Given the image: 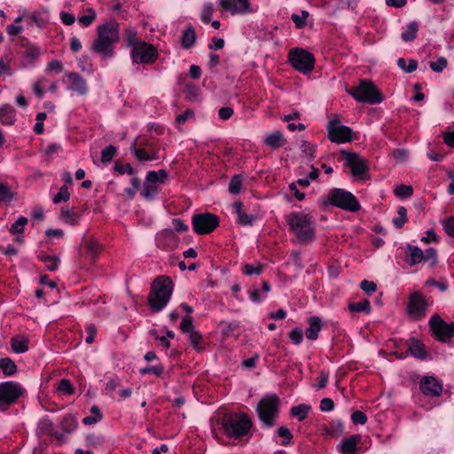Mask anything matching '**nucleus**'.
I'll list each match as a JSON object with an SVG mask.
<instances>
[{
	"label": "nucleus",
	"instance_id": "nucleus-55",
	"mask_svg": "<svg viewBox=\"0 0 454 454\" xmlns=\"http://www.w3.org/2000/svg\"><path fill=\"white\" fill-rule=\"evenodd\" d=\"M214 12L213 4L211 3H207L202 7V12L200 15V19L203 22L208 23L211 20L212 15Z\"/></svg>",
	"mask_w": 454,
	"mask_h": 454
},
{
	"label": "nucleus",
	"instance_id": "nucleus-62",
	"mask_svg": "<svg viewBox=\"0 0 454 454\" xmlns=\"http://www.w3.org/2000/svg\"><path fill=\"white\" fill-rule=\"evenodd\" d=\"M351 420L356 425H364L367 421V417L363 411H356L351 415Z\"/></svg>",
	"mask_w": 454,
	"mask_h": 454
},
{
	"label": "nucleus",
	"instance_id": "nucleus-9",
	"mask_svg": "<svg viewBox=\"0 0 454 454\" xmlns=\"http://www.w3.org/2000/svg\"><path fill=\"white\" fill-rule=\"evenodd\" d=\"M23 393L24 389L18 382L0 383V411H5L11 404L15 403Z\"/></svg>",
	"mask_w": 454,
	"mask_h": 454
},
{
	"label": "nucleus",
	"instance_id": "nucleus-59",
	"mask_svg": "<svg viewBox=\"0 0 454 454\" xmlns=\"http://www.w3.org/2000/svg\"><path fill=\"white\" fill-rule=\"evenodd\" d=\"M189 339L191 344L195 349L200 350L201 348L200 343L202 340V336L199 332L194 331L189 333Z\"/></svg>",
	"mask_w": 454,
	"mask_h": 454
},
{
	"label": "nucleus",
	"instance_id": "nucleus-28",
	"mask_svg": "<svg viewBox=\"0 0 454 454\" xmlns=\"http://www.w3.org/2000/svg\"><path fill=\"white\" fill-rule=\"evenodd\" d=\"M0 121L4 125H12L15 121V110L10 105L0 108Z\"/></svg>",
	"mask_w": 454,
	"mask_h": 454
},
{
	"label": "nucleus",
	"instance_id": "nucleus-3",
	"mask_svg": "<svg viewBox=\"0 0 454 454\" xmlns=\"http://www.w3.org/2000/svg\"><path fill=\"white\" fill-rule=\"evenodd\" d=\"M173 293L172 280L164 276L158 277L152 284L148 303L152 311L160 312L168 303Z\"/></svg>",
	"mask_w": 454,
	"mask_h": 454
},
{
	"label": "nucleus",
	"instance_id": "nucleus-45",
	"mask_svg": "<svg viewBox=\"0 0 454 454\" xmlns=\"http://www.w3.org/2000/svg\"><path fill=\"white\" fill-rule=\"evenodd\" d=\"M448 65L444 57H438L435 60L429 62V67L435 73L442 72Z\"/></svg>",
	"mask_w": 454,
	"mask_h": 454
},
{
	"label": "nucleus",
	"instance_id": "nucleus-2",
	"mask_svg": "<svg viewBox=\"0 0 454 454\" xmlns=\"http://www.w3.org/2000/svg\"><path fill=\"white\" fill-rule=\"evenodd\" d=\"M98 36L94 40L91 49L94 52L104 58L113 56V44L119 40V24L110 20L97 28Z\"/></svg>",
	"mask_w": 454,
	"mask_h": 454
},
{
	"label": "nucleus",
	"instance_id": "nucleus-1",
	"mask_svg": "<svg viewBox=\"0 0 454 454\" xmlns=\"http://www.w3.org/2000/svg\"><path fill=\"white\" fill-rule=\"evenodd\" d=\"M286 222L292 232L301 244H308L316 239L314 217L303 211L291 212L286 215Z\"/></svg>",
	"mask_w": 454,
	"mask_h": 454
},
{
	"label": "nucleus",
	"instance_id": "nucleus-13",
	"mask_svg": "<svg viewBox=\"0 0 454 454\" xmlns=\"http://www.w3.org/2000/svg\"><path fill=\"white\" fill-rule=\"evenodd\" d=\"M131 57L137 64H150L158 58L157 49L145 42H141L132 49Z\"/></svg>",
	"mask_w": 454,
	"mask_h": 454
},
{
	"label": "nucleus",
	"instance_id": "nucleus-10",
	"mask_svg": "<svg viewBox=\"0 0 454 454\" xmlns=\"http://www.w3.org/2000/svg\"><path fill=\"white\" fill-rule=\"evenodd\" d=\"M168 176L167 171L160 169L158 171H149L146 175L141 196L146 200H153L155 198L160 190V185L162 184Z\"/></svg>",
	"mask_w": 454,
	"mask_h": 454
},
{
	"label": "nucleus",
	"instance_id": "nucleus-60",
	"mask_svg": "<svg viewBox=\"0 0 454 454\" xmlns=\"http://www.w3.org/2000/svg\"><path fill=\"white\" fill-rule=\"evenodd\" d=\"M180 329L184 333H191L194 332L192 325V318L190 316H186L183 318L180 324Z\"/></svg>",
	"mask_w": 454,
	"mask_h": 454
},
{
	"label": "nucleus",
	"instance_id": "nucleus-36",
	"mask_svg": "<svg viewBox=\"0 0 454 454\" xmlns=\"http://www.w3.org/2000/svg\"><path fill=\"white\" fill-rule=\"evenodd\" d=\"M136 158L140 161L153 160L158 158L156 153H148L144 148H136L135 145L131 147Z\"/></svg>",
	"mask_w": 454,
	"mask_h": 454
},
{
	"label": "nucleus",
	"instance_id": "nucleus-51",
	"mask_svg": "<svg viewBox=\"0 0 454 454\" xmlns=\"http://www.w3.org/2000/svg\"><path fill=\"white\" fill-rule=\"evenodd\" d=\"M242 186V177L239 175L234 176L229 184V192L231 194H238Z\"/></svg>",
	"mask_w": 454,
	"mask_h": 454
},
{
	"label": "nucleus",
	"instance_id": "nucleus-8",
	"mask_svg": "<svg viewBox=\"0 0 454 454\" xmlns=\"http://www.w3.org/2000/svg\"><path fill=\"white\" fill-rule=\"evenodd\" d=\"M288 60L294 69L304 74H309L314 69L315 57L306 50L292 49L288 54Z\"/></svg>",
	"mask_w": 454,
	"mask_h": 454
},
{
	"label": "nucleus",
	"instance_id": "nucleus-16",
	"mask_svg": "<svg viewBox=\"0 0 454 454\" xmlns=\"http://www.w3.org/2000/svg\"><path fill=\"white\" fill-rule=\"evenodd\" d=\"M427 307V302L420 293L414 292L410 295L407 311L411 317L416 320L423 318L426 315Z\"/></svg>",
	"mask_w": 454,
	"mask_h": 454
},
{
	"label": "nucleus",
	"instance_id": "nucleus-37",
	"mask_svg": "<svg viewBox=\"0 0 454 454\" xmlns=\"http://www.w3.org/2000/svg\"><path fill=\"white\" fill-rule=\"evenodd\" d=\"M90 416H87L82 419L83 424L85 425H92L100 421L103 418L102 413L99 408L97 405H93L90 408Z\"/></svg>",
	"mask_w": 454,
	"mask_h": 454
},
{
	"label": "nucleus",
	"instance_id": "nucleus-20",
	"mask_svg": "<svg viewBox=\"0 0 454 454\" xmlns=\"http://www.w3.org/2000/svg\"><path fill=\"white\" fill-rule=\"evenodd\" d=\"M346 160L353 176H361L367 169L364 160L356 153H348Z\"/></svg>",
	"mask_w": 454,
	"mask_h": 454
},
{
	"label": "nucleus",
	"instance_id": "nucleus-31",
	"mask_svg": "<svg viewBox=\"0 0 454 454\" xmlns=\"http://www.w3.org/2000/svg\"><path fill=\"white\" fill-rule=\"evenodd\" d=\"M419 25L416 21H411L406 26L404 31L402 33L401 37L404 42H412L417 37Z\"/></svg>",
	"mask_w": 454,
	"mask_h": 454
},
{
	"label": "nucleus",
	"instance_id": "nucleus-49",
	"mask_svg": "<svg viewBox=\"0 0 454 454\" xmlns=\"http://www.w3.org/2000/svg\"><path fill=\"white\" fill-rule=\"evenodd\" d=\"M125 35L128 45L132 46V49L141 43L137 38V31L133 27L127 28Z\"/></svg>",
	"mask_w": 454,
	"mask_h": 454
},
{
	"label": "nucleus",
	"instance_id": "nucleus-12",
	"mask_svg": "<svg viewBox=\"0 0 454 454\" xmlns=\"http://www.w3.org/2000/svg\"><path fill=\"white\" fill-rule=\"evenodd\" d=\"M192 223L197 234H208L219 226V218L211 213L197 214L192 216Z\"/></svg>",
	"mask_w": 454,
	"mask_h": 454
},
{
	"label": "nucleus",
	"instance_id": "nucleus-38",
	"mask_svg": "<svg viewBox=\"0 0 454 454\" xmlns=\"http://www.w3.org/2000/svg\"><path fill=\"white\" fill-rule=\"evenodd\" d=\"M348 309L351 312H365L369 314L371 312V304L368 300H364L362 301L350 303Z\"/></svg>",
	"mask_w": 454,
	"mask_h": 454
},
{
	"label": "nucleus",
	"instance_id": "nucleus-61",
	"mask_svg": "<svg viewBox=\"0 0 454 454\" xmlns=\"http://www.w3.org/2000/svg\"><path fill=\"white\" fill-rule=\"evenodd\" d=\"M360 288L367 294H372L377 290V286L373 281L363 280L360 283Z\"/></svg>",
	"mask_w": 454,
	"mask_h": 454
},
{
	"label": "nucleus",
	"instance_id": "nucleus-4",
	"mask_svg": "<svg viewBox=\"0 0 454 454\" xmlns=\"http://www.w3.org/2000/svg\"><path fill=\"white\" fill-rule=\"evenodd\" d=\"M251 427L250 418L243 412L227 415L222 420L223 431L230 438H241L248 434Z\"/></svg>",
	"mask_w": 454,
	"mask_h": 454
},
{
	"label": "nucleus",
	"instance_id": "nucleus-46",
	"mask_svg": "<svg viewBox=\"0 0 454 454\" xmlns=\"http://www.w3.org/2000/svg\"><path fill=\"white\" fill-rule=\"evenodd\" d=\"M308 17L309 12L301 11V14H292L291 19L297 28H302L306 25V20Z\"/></svg>",
	"mask_w": 454,
	"mask_h": 454
},
{
	"label": "nucleus",
	"instance_id": "nucleus-44",
	"mask_svg": "<svg viewBox=\"0 0 454 454\" xmlns=\"http://www.w3.org/2000/svg\"><path fill=\"white\" fill-rule=\"evenodd\" d=\"M121 386V380L117 376L109 377L105 383V391L107 395H112L118 387Z\"/></svg>",
	"mask_w": 454,
	"mask_h": 454
},
{
	"label": "nucleus",
	"instance_id": "nucleus-53",
	"mask_svg": "<svg viewBox=\"0 0 454 454\" xmlns=\"http://www.w3.org/2000/svg\"><path fill=\"white\" fill-rule=\"evenodd\" d=\"M70 198V193L67 185L60 187L59 192L53 198V203L58 204L62 201H67Z\"/></svg>",
	"mask_w": 454,
	"mask_h": 454
},
{
	"label": "nucleus",
	"instance_id": "nucleus-57",
	"mask_svg": "<svg viewBox=\"0 0 454 454\" xmlns=\"http://www.w3.org/2000/svg\"><path fill=\"white\" fill-rule=\"evenodd\" d=\"M58 390L65 395H72L74 393V387L71 382L67 379H62L59 381Z\"/></svg>",
	"mask_w": 454,
	"mask_h": 454
},
{
	"label": "nucleus",
	"instance_id": "nucleus-21",
	"mask_svg": "<svg viewBox=\"0 0 454 454\" xmlns=\"http://www.w3.org/2000/svg\"><path fill=\"white\" fill-rule=\"evenodd\" d=\"M37 430L40 434H49L54 436L59 443H64L66 438L62 433H58L54 430V425L52 421L47 418L40 420Z\"/></svg>",
	"mask_w": 454,
	"mask_h": 454
},
{
	"label": "nucleus",
	"instance_id": "nucleus-24",
	"mask_svg": "<svg viewBox=\"0 0 454 454\" xmlns=\"http://www.w3.org/2000/svg\"><path fill=\"white\" fill-rule=\"evenodd\" d=\"M263 143L265 145L269 146L270 148L276 150V149H278V148L282 147L283 145H285L286 143V140L284 135L282 134V132L277 130V131L268 134L264 137Z\"/></svg>",
	"mask_w": 454,
	"mask_h": 454
},
{
	"label": "nucleus",
	"instance_id": "nucleus-11",
	"mask_svg": "<svg viewBox=\"0 0 454 454\" xmlns=\"http://www.w3.org/2000/svg\"><path fill=\"white\" fill-rule=\"evenodd\" d=\"M406 253L408 255L406 262L409 265H416L419 262H429L432 266H434L437 263V251L433 247L422 251L417 246L408 245Z\"/></svg>",
	"mask_w": 454,
	"mask_h": 454
},
{
	"label": "nucleus",
	"instance_id": "nucleus-63",
	"mask_svg": "<svg viewBox=\"0 0 454 454\" xmlns=\"http://www.w3.org/2000/svg\"><path fill=\"white\" fill-rule=\"evenodd\" d=\"M289 338L295 345H299L303 340V333L301 329L295 328L289 333Z\"/></svg>",
	"mask_w": 454,
	"mask_h": 454
},
{
	"label": "nucleus",
	"instance_id": "nucleus-48",
	"mask_svg": "<svg viewBox=\"0 0 454 454\" xmlns=\"http://www.w3.org/2000/svg\"><path fill=\"white\" fill-rule=\"evenodd\" d=\"M397 66L404 70L406 73H412L413 71H415L418 67V63L416 60L414 59H410L409 60V64L407 66L406 64V60L403 58H399L397 59Z\"/></svg>",
	"mask_w": 454,
	"mask_h": 454
},
{
	"label": "nucleus",
	"instance_id": "nucleus-47",
	"mask_svg": "<svg viewBox=\"0 0 454 454\" xmlns=\"http://www.w3.org/2000/svg\"><path fill=\"white\" fill-rule=\"evenodd\" d=\"M116 147L110 145L106 146L102 152H101V161L103 163H109L114 159V155L116 154Z\"/></svg>",
	"mask_w": 454,
	"mask_h": 454
},
{
	"label": "nucleus",
	"instance_id": "nucleus-6",
	"mask_svg": "<svg viewBox=\"0 0 454 454\" xmlns=\"http://www.w3.org/2000/svg\"><path fill=\"white\" fill-rule=\"evenodd\" d=\"M279 398L276 395L263 397L257 405L260 419L268 427H273L279 413Z\"/></svg>",
	"mask_w": 454,
	"mask_h": 454
},
{
	"label": "nucleus",
	"instance_id": "nucleus-19",
	"mask_svg": "<svg viewBox=\"0 0 454 454\" xmlns=\"http://www.w3.org/2000/svg\"><path fill=\"white\" fill-rule=\"evenodd\" d=\"M83 255L94 262L101 252V245L93 238L85 239L82 242Z\"/></svg>",
	"mask_w": 454,
	"mask_h": 454
},
{
	"label": "nucleus",
	"instance_id": "nucleus-35",
	"mask_svg": "<svg viewBox=\"0 0 454 454\" xmlns=\"http://www.w3.org/2000/svg\"><path fill=\"white\" fill-rule=\"evenodd\" d=\"M0 369L5 376H11L16 373L17 365L12 359L4 357L0 359Z\"/></svg>",
	"mask_w": 454,
	"mask_h": 454
},
{
	"label": "nucleus",
	"instance_id": "nucleus-23",
	"mask_svg": "<svg viewBox=\"0 0 454 454\" xmlns=\"http://www.w3.org/2000/svg\"><path fill=\"white\" fill-rule=\"evenodd\" d=\"M361 441L359 434H354L349 437H346L341 442L340 450L343 454H359L357 444Z\"/></svg>",
	"mask_w": 454,
	"mask_h": 454
},
{
	"label": "nucleus",
	"instance_id": "nucleus-54",
	"mask_svg": "<svg viewBox=\"0 0 454 454\" xmlns=\"http://www.w3.org/2000/svg\"><path fill=\"white\" fill-rule=\"evenodd\" d=\"M300 149L306 157H308L309 159H312L315 157L314 156L315 150H316L315 145H312L308 141H302L300 145Z\"/></svg>",
	"mask_w": 454,
	"mask_h": 454
},
{
	"label": "nucleus",
	"instance_id": "nucleus-29",
	"mask_svg": "<svg viewBox=\"0 0 454 454\" xmlns=\"http://www.w3.org/2000/svg\"><path fill=\"white\" fill-rule=\"evenodd\" d=\"M77 419L71 414L66 415L60 421V428L66 434L73 433L77 428Z\"/></svg>",
	"mask_w": 454,
	"mask_h": 454
},
{
	"label": "nucleus",
	"instance_id": "nucleus-15",
	"mask_svg": "<svg viewBox=\"0 0 454 454\" xmlns=\"http://www.w3.org/2000/svg\"><path fill=\"white\" fill-rule=\"evenodd\" d=\"M429 325L434 334L441 341H447L454 336V323L447 324L438 315L431 317Z\"/></svg>",
	"mask_w": 454,
	"mask_h": 454
},
{
	"label": "nucleus",
	"instance_id": "nucleus-39",
	"mask_svg": "<svg viewBox=\"0 0 454 454\" xmlns=\"http://www.w3.org/2000/svg\"><path fill=\"white\" fill-rule=\"evenodd\" d=\"M398 216L393 219V223L397 229H401L408 221L407 209L404 207H398Z\"/></svg>",
	"mask_w": 454,
	"mask_h": 454
},
{
	"label": "nucleus",
	"instance_id": "nucleus-22",
	"mask_svg": "<svg viewBox=\"0 0 454 454\" xmlns=\"http://www.w3.org/2000/svg\"><path fill=\"white\" fill-rule=\"evenodd\" d=\"M67 78L69 82L68 90L75 91L80 95L87 93V82L79 74L70 73Z\"/></svg>",
	"mask_w": 454,
	"mask_h": 454
},
{
	"label": "nucleus",
	"instance_id": "nucleus-27",
	"mask_svg": "<svg viewBox=\"0 0 454 454\" xmlns=\"http://www.w3.org/2000/svg\"><path fill=\"white\" fill-rule=\"evenodd\" d=\"M322 327L321 320L318 317L309 318V326L306 329L305 334L309 340H315L318 337V333Z\"/></svg>",
	"mask_w": 454,
	"mask_h": 454
},
{
	"label": "nucleus",
	"instance_id": "nucleus-52",
	"mask_svg": "<svg viewBox=\"0 0 454 454\" xmlns=\"http://www.w3.org/2000/svg\"><path fill=\"white\" fill-rule=\"evenodd\" d=\"M413 193V188L411 185L400 184L395 188V194L397 197L408 198Z\"/></svg>",
	"mask_w": 454,
	"mask_h": 454
},
{
	"label": "nucleus",
	"instance_id": "nucleus-58",
	"mask_svg": "<svg viewBox=\"0 0 454 454\" xmlns=\"http://www.w3.org/2000/svg\"><path fill=\"white\" fill-rule=\"evenodd\" d=\"M278 435L284 439L282 442V445L289 444L293 438V434H292L291 431L285 427H280L278 429Z\"/></svg>",
	"mask_w": 454,
	"mask_h": 454
},
{
	"label": "nucleus",
	"instance_id": "nucleus-50",
	"mask_svg": "<svg viewBox=\"0 0 454 454\" xmlns=\"http://www.w3.org/2000/svg\"><path fill=\"white\" fill-rule=\"evenodd\" d=\"M61 219L71 225H74L78 223V216L68 209H62L60 212Z\"/></svg>",
	"mask_w": 454,
	"mask_h": 454
},
{
	"label": "nucleus",
	"instance_id": "nucleus-33",
	"mask_svg": "<svg viewBox=\"0 0 454 454\" xmlns=\"http://www.w3.org/2000/svg\"><path fill=\"white\" fill-rule=\"evenodd\" d=\"M11 347L15 353H24L28 349V341L24 337H13L11 340Z\"/></svg>",
	"mask_w": 454,
	"mask_h": 454
},
{
	"label": "nucleus",
	"instance_id": "nucleus-34",
	"mask_svg": "<svg viewBox=\"0 0 454 454\" xmlns=\"http://www.w3.org/2000/svg\"><path fill=\"white\" fill-rule=\"evenodd\" d=\"M39 259L43 262H44L45 267L50 271H55L58 269L59 264L60 262V260H59V256H57V255H50V254H43L39 256Z\"/></svg>",
	"mask_w": 454,
	"mask_h": 454
},
{
	"label": "nucleus",
	"instance_id": "nucleus-56",
	"mask_svg": "<svg viewBox=\"0 0 454 454\" xmlns=\"http://www.w3.org/2000/svg\"><path fill=\"white\" fill-rule=\"evenodd\" d=\"M164 368L162 365H153V366H146L145 368L140 369V373L142 375L145 374H153L155 376H160L163 373Z\"/></svg>",
	"mask_w": 454,
	"mask_h": 454
},
{
	"label": "nucleus",
	"instance_id": "nucleus-41",
	"mask_svg": "<svg viewBox=\"0 0 454 454\" xmlns=\"http://www.w3.org/2000/svg\"><path fill=\"white\" fill-rule=\"evenodd\" d=\"M14 199V194L11 191L9 185L4 183H0V201L10 202Z\"/></svg>",
	"mask_w": 454,
	"mask_h": 454
},
{
	"label": "nucleus",
	"instance_id": "nucleus-40",
	"mask_svg": "<svg viewBox=\"0 0 454 454\" xmlns=\"http://www.w3.org/2000/svg\"><path fill=\"white\" fill-rule=\"evenodd\" d=\"M87 12V14L82 15L78 19L79 23L85 27L90 26L97 18V13L94 9L88 8Z\"/></svg>",
	"mask_w": 454,
	"mask_h": 454
},
{
	"label": "nucleus",
	"instance_id": "nucleus-14",
	"mask_svg": "<svg viewBox=\"0 0 454 454\" xmlns=\"http://www.w3.org/2000/svg\"><path fill=\"white\" fill-rule=\"evenodd\" d=\"M329 139L337 144H342L352 139V130L347 126L340 125L338 118L329 121L327 126Z\"/></svg>",
	"mask_w": 454,
	"mask_h": 454
},
{
	"label": "nucleus",
	"instance_id": "nucleus-7",
	"mask_svg": "<svg viewBox=\"0 0 454 454\" xmlns=\"http://www.w3.org/2000/svg\"><path fill=\"white\" fill-rule=\"evenodd\" d=\"M328 202L350 212H356L360 209V204L356 198L351 192L342 189L331 190L328 193Z\"/></svg>",
	"mask_w": 454,
	"mask_h": 454
},
{
	"label": "nucleus",
	"instance_id": "nucleus-5",
	"mask_svg": "<svg viewBox=\"0 0 454 454\" xmlns=\"http://www.w3.org/2000/svg\"><path fill=\"white\" fill-rule=\"evenodd\" d=\"M348 93L361 103L374 105L383 100L381 93L370 80H362L357 86L348 90Z\"/></svg>",
	"mask_w": 454,
	"mask_h": 454
},
{
	"label": "nucleus",
	"instance_id": "nucleus-64",
	"mask_svg": "<svg viewBox=\"0 0 454 454\" xmlns=\"http://www.w3.org/2000/svg\"><path fill=\"white\" fill-rule=\"evenodd\" d=\"M442 225L447 235L454 238V216H450L444 220Z\"/></svg>",
	"mask_w": 454,
	"mask_h": 454
},
{
	"label": "nucleus",
	"instance_id": "nucleus-26",
	"mask_svg": "<svg viewBox=\"0 0 454 454\" xmlns=\"http://www.w3.org/2000/svg\"><path fill=\"white\" fill-rule=\"evenodd\" d=\"M409 350L418 359L424 360L427 356L424 344L417 339L409 340Z\"/></svg>",
	"mask_w": 454,
	"mask_h": 454
},
{
	"label": "nucleus",
	"instance_id": "nucleus-30",
	"mask_svg": "<svg viewBox=\"0 0 454 454\" xmlns=\"http://www.w3.org/2000/svg\"><path fill=\"white\" fill-rule=\"evenodd\" d=\"M196 41V33L192 27H187L183 31L181 36V44L184 49H190L193 46Z\"/></svg>",
	"mask_w": 454,
	"mask_h": 454
},
{
	"label": "nucleus",
	"instance_id": "nucleus-25",
	"mask_svg": "<svg viewBox=\"0 0 454 454\" xmlns=\"http://www.w3.org/2000/svg\"><path fill=\"white\" fill-rule=\"evenodd\" d=\"M243 204L240 201L233 203V208L238 215V223L241 225H252L256 219L254 215H247L242 210Z\"/></svg>",
	"mask_w": 454,
	"mask_h": 454
},
{
	"label": "nucleus",
	"instance_id": "nucleus-17",
	"mask_svg": "<svg viewBox=\"0 0 454 454\" xmlns=\"http://www.w3.org/2000/svg\"><path fill=\"white\" fill-rule=\"evenodd\" d=\"M223 12H229L232 15L253 12L248 0H219Z\"/></svg>",
	"mask_w": 454,
	"mask_h": 454
},
{
	"label": "nucleus",
	"instance_id": "nucleus-32",
	"mask_svg": "<svg viewBox=\"0 0 454 454\" xmlns=\"http://www.w3.org/2000/svg\"><path fill=\"white\" fill-rule=\"evenodd\" d=\"M264 269V265L261 262L252 263H244L241 268V271L243 274L247 276H258L260 275Z\"/></svg>",
	"mask_w": 454,
	"mask_h": 454
},
{
	"label": "nucleus",
	"instance_id": "nucleus-43",
	"mask_svg": "<svg viewBox=\"0 0 454 454\" xmlns=\"http://www.w3.org/2000/svg\"><path fill=\"white\" fill-rule=\"evenodd\" d=\"M28 220L27 217L20 216L19 217L16 222L12 224L9 231L12 234H20L24 231V227L27 223Z\"/></svg>",
	"mask_w": 454,
	"mask_h": 454
},
{
	"label": "nucleus",
	"instance_id": "nucleus-18",
	"mask_svg": "<svg viewBox=\"0 0 454 454\" xmlns=\"http://www.w3.org/2000/svg\"><path fill=\"white\" fill-rule=\"evenodd\" d=\"M421 392L425 395L439 396L442 391V384L434 377H424L419 384Z\"/></svg>",
	"mask_w": 454,
	"mask_h": 454
},
{
	"label": "nucleus",
	"instance_id": "nucleus-42",
	"mask_svg": "<svg viewBox=\"0 0 454 454\" xmlns=\"http://www.w3.org/2000/svg\"><path fill=\"white\" fill-rule=\"evenodd\" d=\"M309 411V407L308 405L300 404L291 409V414L301 421L307 417Z\"/></svg>",
	"mask_w": 454,
	"mask_h": 454
}]
</instances>
